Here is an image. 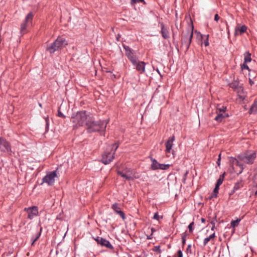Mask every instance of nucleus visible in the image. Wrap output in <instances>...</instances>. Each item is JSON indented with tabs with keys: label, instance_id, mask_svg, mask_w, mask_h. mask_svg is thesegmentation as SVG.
Here are the masks:
<instances>
[{
	"label": "nucleus",
	"instance_id": "1",
	"mask_svg": "<svg viewBox=\"0 0 257 257\" xmlns=\"http://www.w3.org/2000/svg\"><path fill=\"white\" fill-rule=\"evenodd\" d=\"M71 119L74 127L77 128L85 124L89 133L101 131L105 128L106 124L103 121H95L92 115L87 113L85 111L77 112Z\"/></svg>",
	"mask_w": 257,
	"mask_h": 257
},
{
	"label": "nucleus",
	"instance_id": "2",
	"mask_svg": "<svg viewBox=\"0 0 257 257\" xmlns=\"http://www.w3.org/2000/svg\"><path fill=\"white\" fill-rule=\"evenodd\" d=\"M256 158V153L254 151H248L245 153L238 156L237 159L233 158L231 159L232 168L234 172L237 174H240L243 169V165L239 161L243 162L248 164L253 163Z\"/></svg>",
	"mask_w": 257,
	"mask_h": 257
},
{
	"label": "nucleus",
	"instance_id": "3",
	"mask_svg": "<svg viewBox=\"0 0 257 257\" xmlns=\"http://www.w3.org/2000/svg\"><path fill=\"white\" fill-rule=\"evenodd\" d=\"M116 171L118 175L126 180H132L135 178V172L133 170L127 168L124 165L117 164Z\"/></svg>",
	"mask_w": 257,
	"mask_h": 257
},
{
	"label": "nucleus",
	"instance_id": "4",
	"mask_svg": "<svg viewBox=\"0 0 257 257\" xmlns=\"http://www.w3.org/2000/svg\"><path fill=\"white\" fill-rule=\"evenodd\" d=\"M193 27H189L185 33L183 32L182 37V44L186 46V50L189 48L193 35Z\"/></svg>",
	"mask_w": 257,
	"mask_h": 257
},
{
	"label": "nucleus",
	"instance_id": "5",
	"mask_svg": "<svg viewBox=\"0 0 257 257\" xmlns=\"http://www.w3.org/2000/svg\"><path fill=\"white\" fill-rule=\"evenodd\" d=\"M34 15L32 13H29L26 17L24 21L21 24L20 34L23 35L28 32V29L32 24Z\"/></svg>",
	"mask_w": 257,
	"mask_h": 257
},
{
	"label": "nucleus",
	"instance_id": "6",
	"mask_svg": "<svg viewBox=\"0 0 257 257\" xmlns=\"http://www.w3.org/2000/svg\"><path fill=\"white\" fill-rule=\"evenodd\" d=\"M56 177L57 174L55 171L50 172L43 178V183H46L49 186H52L54 184Z\"/></svg>",
	"mask_w": 257,
	"mask_h": 257
},
{
	"label": "nucleus",
	"instance_id": "7",
	"mask_svg": "<svg viewBox=\"0 0 257 257\" xmlns=\"http://www.w3.org/2000/svg\"><path fill=\"white\" fill-rule=\"evenodd\" d=\"M0 152L3 153L12 152L10 143L3 138H0Z\"/></svg>",
	"mask_w": 257,
	"mask_h": 257
},
{
	"label": "nucleus",
	"instance_id": "8",
	"mask_svg": "<svg viewBox=\"0 0 257 257\" xmlns=\"http://www.w3.org/2000/svg\"><path fill=\"white\" fill-rule=\"evenodd\" d=\"M151 169L155 170L158 169L167 170L170 167L169 164H163L158 163L155 159H152Z\"/></svg>",
	"mask_w": 257,
	"mask_h": 257
},
{
	"label": "nucleus",
	"instance_id": "9",
	"mask_svg": "<svg viewBox=\"0 0 257 257\" xmlns=\"http://www.w3.org/2000/svg\"><path fill=\"white\" fill-rule=\"evenodd\" d=\"M123 48L125 50V55L127 58L130 60L133 64L136 63L137 59L138 58L134 54V52L128 46L123 45Z\"/></svg>",
	"mask_w": 257,
	"mask_h": 257
},
{
	"label": "nucleus",
	"instance_id": "10",
	"mask_svg": "<svg viewBox=\"0 0 257 257\" xmlns=\"http://www.w3.org/2000/svg\"><path fill=\"white\" fill-rule=\"evenodd\" d=\"M123 48L125 50V55L127 58L130 60L133 64L136 63L137 59L138 58L134 54V52L128 46L123 45Z\"/></svg>",
	"mask_w": 257,
	"mask_h": 257
},
{
	"label": "nucleus",
	"instance_id": "11",
	"mask_svg": "<svg viewBox=\"0 0 257 257\" xmlns=\"http://www.w3.org/2000/svg\"><path fill=\"white\" fill-rule=\"evenodd\" d=\"M123 48L125 50V55L127 58L130 60L133 64L136 63L137 59L138 58L134 54V52L128 46L123 45Z\"/></svg>",
	"mask_w": 257,
	"mask_h": 257
},
{
	"label": "nucleus",
	"instance_id": "12",
	"mask_svg": "<svg viewBox=\"0 0 257 257\" xmlns=\"http://www.w3.org/2000/svg\"><path fill=\"white\" fill-rule=\"evenodd\" d=\"M25 210L27 211L28 214V217L30 219H32L35 216H36L38 214V208L36 206H33L28 208H25Z\"/></svg>",
	"mask_w": 257,
	"mask_h": 257
},
{
	"label": "nucleus",
	"instance_id": "13",
	"mask_svg": "<svg viewBox=\"0 0 257 257\" xmlns=\"http://www.w3.org/2000/svg\"><path fill=\"white\" fill-rule=\"evenodd\" d=\"M175 140V137L173 136L171 137H170L167 142L165 143L166 146V150L165 152L166 153H172L174 154V151L172 150V146L173 145V142Z\"/></svg>",
	"mask_w": 257,
	"mask_h": 257
},
{
	"label": "nucleus",
	"instance_id": "14",
	"mask_svg": "<svg viewBox=\"0 0 257 257\" xmlns=\"http://www.w3.org/2000/svg\"><path fill=\"white\" fill-rule=\"evenodd\" d=\"M54 42L59 50L62 49L68 44L65 39L60 37H58Z\"/></svg>",
	"mask_w": 257,
	"mask_h": 257
},
{
	"label": "nucleus",
	"instance_id": "15",
	"mask_svg": "<svg viewBox=\"0 0 257 257\" xmlns=\"http://www.w3.org/2000/svg\"><path fill=\"white\" fill-rule=\"evenodd\" d=\"M112 159V154L111 152L105 153L102 155L101 161L104 164H109Z\"/></svg>",
	"mask_w": 257,
	"mask_h": 257
},
{
	"label": "nucleus",
	"instance_id": "16",
	"mask_svg": "<svg viewBox=\"0 0 257 257\" xmlns=\"http://www.w3.org/2000/svg\"><path fill=\"white\" fill-rule=\"evenodd\" d=\"M113 211L116 214L118 215L122 220L125 219V216L124 212L116 204H113Z\"/></svg>",
	"mask_w": 257,
	"mask_h": 257
},
{
	"label": "nucleus",
	"instance_id": "17",
	"mask_svg": "<svg viewBox=\"0 0 257 257\" xmlns=\"http://www.w3.org/2000/svg\"><path fill=\"white\" fill-rule=\"evenodd\" d=\"M247 27L245 25H237L235 28V35H241L246 32Z\"/></svg>",
	"mask_w": 257,
	"mask_h": 257
},
{
	"label": "nucleus",
	"instance_id": "18",
	"mask_svg": "<svg viewBox=\"0 0 257 257\" xmlns=\"http://www.w3.org/2000/svg\"><path fill=\"white\" fill-rule=\"evenodd\" d=\"M136 67V69L140 71L141 73L145 72V63L144 62H139L137 59L136 63L133 64Z\"/></svg>",
	"mask_w": 257,
	"mask_h": 257
},
{
	"label": "nucleus",
	"instance_id": "19",
	"mask_svg": "<svg viewBox=\"0 0 257 257\" xmlns=\"http://www.w3.org/2000/svg\"><path fill=\"white\" fill-rule=\"evenodd\" d=\"M96 240L98 243L100 244L102 246H106L107 247H108L110 248H112V246H111V244L110 243V242L108 240H107L105 239H103L101 237H98L96 239Z\"/></svg>",
	"mask_w": 257,
	"mask_h": 257
},
{
	"label": "nucleus",
	"instance_id": "20",
	"mask_svg": "<svg viewBox=\"0 0 257 257\" xmlns=\"http://www.w3.org/2000/svg\"><path fill=\"white\" fill-rule=\"evenodd\" d=\"M161 33L164 39H168L170 37L168 29L165 27L163 24H161Z\"/></svg>",
	"mask_w": 257,
	"mask_h": 257
},
{
	"label": "nucleus",
	"instance_id": "21",
	"mask_svg": "<svg viewBox=\"0 0 257 257\" xmlns=\"http://www.w3.org/2000/svg\"><path fill=\"white\" fill-rule=\"evenodd\" d=\"M217 115L215 117V120L218 122H221L223 118L228 116L227 113H223L220 112H216Z\"/></svg>",
	"mask_w": 257,
	"mask_h": 257
},
{
	"label": "nucleus",
	"instance_id": "22",
	"mask_svg": "<svg viewBox=\"0 0 257 257\" xmlns=\"http://www.w3.org/2000/svg\"><path fill=\"white\" fill-rule=\"evenodd\" d=\"M46 50L52 54L59 49L54 42L50 46L47 47Z\"/></svg>",
	"mask_w": 257,
	"mask_h": 257
},
{
	"label": "nucleus",
	"instance_id": "23",
	"mask_svg": "<svg viewBox=\"0 0 257 257\" xmlns=\"http://www.w3.org/2000/svg\"><path fill=\"white\" fill-rule=\"evenodd\" d=\"M250 113H257V100H255L249 110Z\"/></svg>",
	"mask_w": 257,
	"mask_h": 257
},
{
	"label": "nucleus",
	"instance_id": "24",
	"mask_svg": "<svg viewBox=\"0 0 257 257\" xmlns=\"http://www.w3.org/2000/svg\"><path fill=\"white\" fill-rule=\"evenodd\" d=\"M242 186L243 184L242 181H238L235 184L232 193L235 192L236 190L240 188Z\"/></svg>",
	"mask_w": 257,
	"mask_h": 257
},
{
	"label": "nucleus",
	"instance_id": "25",
	"mask_svg": "<svg viewBox=\"0 0 257 257\" xmlns=\"http://www.w3.org/2000/svg\"><path fill=\"white\" fill-rule=\"evenodd\" d=\"M244 62L245 63H248L251 61V54L249 53V52H246L244 54Z\"/></svg>",
	"mask_w": 257,
	"mask_h": 257
},
{
	"label": "nucleus",
	"instance_id": "26",
	"mask_svg": "<svg viewBox=\"0 0 257 257\" xmlns=\"http://www.w3.org/2000/svg\"><path fill=\"white\" fill-rule=\"evenodd\" d=\"M237 92V93H238V96L241 98H244V96L243 95H242V93H243V88L241 86H239L238 88L235 90Z\"/></svg>",
	"mask_w": 257,
	"mask_h": 257
},
{
	"label": "nucleus",
	"instance_id": "27",
	"mask_svg": "<svg viewBox=\"0 0 257 257\" xmlns=\"http://www.w3.org/2000/svg\"><path fill=\"white\" fill-rule=\"evenodd\" d=\"M225 173H223L222 175H220L219 179L217 180V183L216 184V186L219 187L221 185L224 180V175Z\"/></svg>",
	"mask_w": 257,
	"mask_h": 257
},
{
	"label": "nucleus",
	"instance_id": "28",
	"mask_svg": "<svg viewBox=\"0 0 257 257\" xmlns=\"http://www.w3.org/2000/svg\"><path fill=\"white\" fill-rule=\"evenodd\" d=\"M215 237V233H213L211 235H210L209 237L205 238L204 239L203 241V244L204 245H206L207 243L210 240L213 239Z\"/></svg>",
	"mask_w": 257,
	"mask_h": 257
},
{
	"label": "nucleus",
	"instance_id": "29",
	"mask_svg": "<svg viewBox=\"0 0 257 257\" xmlns=\"http://www.w3.org/2000/svg\"><path fill=\"white\" fill-rule=\"evenodd\" d=\"M226 109V107L223 106H220V105H218L216 109V112L226 113L225 112Z\"/></svg>",
	"mask_w": 257,
	"mask_h": 257
},
{
	"label": "nucleus",
	"instance_id": "30",
	"mask_svg": "<svg viewBox=\"0 0 257 257\" xmlns=\"http://www.w3.org/2000/svg\"><path fill=\"white\" fill-rule=\"evenodd\" d=\"M240 221H241L240 218L237 219L235 220H232L230 223L231 226L233 228H235V227H236L238 225L239 223L240 222Z\"/></svg>",
	"mask_w": 257,
	"mask_h": 257
},
{
	"label": "nucleus",
	"instance_id": "31",
	"mask_svg": "<svg viewBox=\"0 0 257 257\" xmlns=\"http://www.w3.org/2000/svg\"><path fill=\"white\" fill-rule=\"evenodd\" d=\"M219 187H217V186H215V187L211 195L210 198H212L214 197V198L217 197V194L218 193Z\"/></svg>",
	"mask_w": 257,
	"mask_h": 257
},
{
	"label": "nucleus",
	"instance_id": "32",
	"mask_svg": "<svg viewBox=\"0 0 257 257\" xmlns=\"http://www.w3.org/2000/svg\"><path fill=\"white\" fill-rule=\"evenodd\" d=\"M239 86V83L237 81H234L230 84V87L234 89V90L236 89Z\"/></svg>",
	"mask_w": 257,
	"mask_h": 257
},
{
	"label": "nucleus",
	"instance_id": "33",
	"mask_svg": "<svg viewBox=\"0 0 257 257\" xmlns=\"http://www.w3.org/2000/svg\"><path fill=\"white\" fill-rule=\"evenodd\" d=\"M201 38L202 39H204V37L205 38V40H204V45L205 46H207L209 45V42H208V37H209V35H206V36H202V35H201L200 36Z\"/></svg>",
	"mask_w": 257,
	"mask_h": 257
},
{
	"label": "nucleus",
	"instance_id": "34",
	"mask_svg": "<svg viewBox=\"0 0 257 257\" xmlns=\"http://www.w3.org/2000/svg\"><path fill=\"white\" fill-rule=\"evenodd\" d=\"M143 2L145 3L144 0H131V5H134L137 3Z\"/></svg>",
	"mask_w": 257,
	"mask_h": 257
},
{
	"label": "nucleus",
	"instance_id": "35",
	"mask_svg": "<svg viewBox=\"0 0 257 257\" xmlns=\"http://www.w3.org/2000/svg\"><path fill=\"white\" fill-rule=\"evenodd\" d=\"M194 225V222H192L188 226L189 231L190 232H192L193 230V226Z\"/></svg>",
	"mask_w": 257,
	"mask_h": 257
},
{
	"label": "nucleus",
	"instance_id": "36",
	"mask_svg": "<svg viewBox=\"0 0 257 257\" xmlns=\"http://www.w3.org/2000/svg\"><path fill=\"white\" fill-rule=\"evenodd\" d=\"M40 234H41V232H39V233L37 234V236H36V238L33 240V242H32V245H34L35 242L36 240H38V239L39 238V237H40Z\"/></svg>",
	"mask_w": 257,
	"mask_h": 257
},
{
	"label": "nucleus",
	"instance_id": "37",
	"mask_svg": "<svg viewBox=\"0 0 257 257\" xmlns=\"http://www.w3.org/2000/svg\"><path fill=\"white\" fill-rule=\"evenodd\" d=\"M246 63H245V62H244V63L241 65V68H242V69H246L249 70V67H248V66L247 65Z\"/></svg>",
	"mask_w": 257,
	"mask_h": 257
},
{
	"label": "nucleus",
	"instance_id": "38",
	"mask_svg": "<svg viewBox=\"0 0 257 257\" xmlns=\"http://www.w3.org/2000/svg\"><path fill=\"white\" fill-rule=\"evenodd\" d=\"M253 181L254 185L257 187V175L254 176Z\"/></svg>",
	"mask_w": 257,
	"mask_h": 257
},
{
	"label": "nucleus",
	"instance_id": "39",
	"mask_svg": "<svg viewBox=\"0 0 257 257\" xmlns=\"http://www.w3.org/2000/svg\"><path fill=\"white\" fill-rule=\"evenodd\" d=\"M58 116L62 118L65 117V116L60 110L58 112Z\"/></svg>",
	"mask_w": 257,
	"mask_h": 257
},
{
	"label": "nucleus",
	"instance_id": "40",
	"mask_svg": "<svg viewBox=\"0 0 257 257\" xmlns=\"http://www.w3.org/2000/svg\"><path fill=\"white\" fill-rule=\"evenodd\" d=\"M186 241V236L185 235H183L182 236V242L183 244V245H184L185 244Z\"/></svg>",
	"mask_w": 257,
	"mask_h": 257
},
{
	"label": "nucleus",
	"instance_id": "41",
	"mask_svg": "<svg viewBox=\"0 0 257 257\" xmlns=\"http://www.w3.org/2000/svg\"><path fill=\"white\" fill-rule=\"evenodd\" d=\"M178 257H183V253L181 250L177 251Z\"/></svg>",
	"mask_w": 257,
	"mask_h": 257
},
{
	"label": "nucleus",
	"instance_id": "42",
	"mask_svg": "<svg viewBox=\"0 0 257 257\" xmlns=\"http://www.w3.org/2000/svg\"><path fill=\"white\" fill-rule=\"evenodd\" d=\"M159 215L157 213H155L153 218L155 219L158 220L159 219Z\"/></svg>",
	"mask_w": 257,
	"mask_h": 257
},
{
	"label": "nucleus",
	"instance_id": "43",
	"mask_svg": "<svg viewBox=\"0 0 257 257\" xmlns=\"http://www.w3.org/2000/svg\"><path fill=\"white\" fill-rule=\"evenodd\" d=\"M219 17L218 16V14H216L214 16V20L216 22H217L218 21V20L219 19Z\"/></svg>",
	"mask_w": 257,
	"mask_h": 257
},
{
	"label": "nucleus",
	"instance_id": "44",
	"mask_svg": "<svg viewBox=\"0 0 257 257\" xmlns=\"http://www.w3.org/2000/svg\"><path fill=\"white\" fill-rule=\"evenodd\" d=\"M120 38H121V37H120V36L119 34H118V35H117V36H116V41H120Z\"/></svg>",
	"mask_w": 257,
	"mask_h": 257
},
{
	"label": "nucleus",
	"instance_id": "45",
	"mask_svg": "<svg viewBox=\"0 0 257 257\" xmlns=\"http://www.w3.org/2000/svg\"><path fill=\"white\" fill-rule=\"evenodd\" d=\"M220 155H221V154H220L219 155V158H218V161H217V164H218V166H219V165H220Z\"/></svg>",
	"mask_w": 257,
	"mask_h": 257
},
{
	"label": "nucleus",
	"instance_id": "46",
	"mask_svg": "<svg viewBox=\"0 0 257 257\" xmlns=\"http://www.w3.org/2000/svg\"><path fill=\"white\" fill-rule=\"evenodd\" d=\"M249 82L250 85H252L254 84V82L250 78H249Z\"/></svg>",
	"mask_w": 257,
	"mask_h": 257
},
{
	"label": "nucleus",
	"instance_id": "47",
	"mask_svg": "<svg viewBox=\"0 0 257 257\" xmlns=\"http://www.w3.org/2000/svg\"><path fill=\"white\" fill-rule=\"evenodd\" d=\"M45 121H46V125L47 126L48 125V121H49V118L48 117H47L45 118Z\"/></svg>",
	"mask_w": 257,
	"mask_h": 257
},
{
	"label": "nucleus",
	"instance_id": "48",
	"mask_svg": "<svg viewBox=\"0 0 257 257\" xmlns=\"http://www.w3.org/2000/svg\"><path fill=\"white\" fill-rule=\"evenodd\" d=\"M201 220V222H203V223L205 222V219L204 218H202Z\"/></svg>",
	"mask_w": 257,
	"mask_h": 257
},
{
	"label": "nucleus",
	"instance_id": "49",
	"mask_svg": "<svg viewBox=\"0 0 257 257\" xmlns=\"http://www.w3.org/2000/svg\"><path fill=\"white\" fill-rule=\"evenodd\" d=\"M190 247H191V245L190 244L188 245L187 249H188Z\"/></svg>",
	"mask_w": 257,
	"mask_h": 257
},
{
	"label": "nucleus",
	"instance_id": "50",
	"mask_svg": "<svg viewBox=\"0 0 257 257\" xmlns=\"http://www.w3.org/2000/svg\"><path fill=\"white\" fill-rule=\"evenodd\" d=\"M214 227V225L212 227L211 229H212V230H213Z\"/></svg>",
	"mask_w": 257,
	"mask_h": 257
},
{
	"label": "nucleus",
	"instance_id": "51",
	"mask_svg": "<svg viewBox=\"0 0 257 257\" xmlns=\"http://www.w3.org/2000/svg\"><path fill=\"white\" fill-rule=\"evenodd\" d=\"M147 238L148 239H151V237H148Z\"/></svg>",
	"mask_w": 257,
	"mask_h": 257
},
{
	"label": "nucleus",
	"instance_id": "52",
	"mask_svg": "<svg viewBox=\"0 0 257 257\" xmlns=\"http://www.w3.org/2000/svg\"><path fill=\"white\" fill-rule=\"evenodd\" d=\"M168 257H170V256H168Z\"/></svg>",
	"mask_w": 257,
	"mask_h": 257
}]
</instances>
